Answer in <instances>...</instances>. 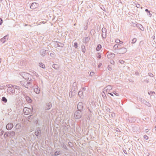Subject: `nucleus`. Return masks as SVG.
<instances>
[{
	"label": "nucleus",
	"instance_id": "nucleus-6",
	"mask_svg": "<svg viewBox=\"0 0 156 156\" xmlns=\"http://www.w3.org/2000/svg\"><path fill=\"white\" fill-rule=\"evenodd\" d=\"M77 108L78 110L82 111L84 108L83 104L82 102H79L77 105Z\"/></svg>",
	"mask_w": 156,
	"mask_h": 156
},
{
	"label": "nucleus",
	"instance_id": "nucleus-17",
	"mask_svg": "<svg viewBox=\"0 0 156 156\" xmlns=\"http://www.w3.org/2000/svg\"><path fill=\"white\" fill-rule=\"evenodd\" d=\"M136 27L140 29V30L142 31L144 30V28L143 26L141 24L139 23H137L136 24Z\"/></svg>",
	"mask_w": 156,
	"mask_h": 156
},
{
	"label": "nucleus",
	"instance_id": "nucleus-63",
	"mask_svg": "<svg viewBox=\"0 0 156 156\" xmlns=\"http://www.w3.org/2000/svg\"><path fill=\"white\" fill-rule=\"evenodd\" d=\"M106 110L107 111V112H110V109L108 108H107L106 109Z\"/></svg>",
	"mask_w": 156,
	"mask_h": 156
},
{
	"label": "nucleus",
	"instance_id": "nucleus-58",
	"mask_svg": "<svg viewBox=\"0 0 156 156\" xmlns=\"http://www.w3.org/2000/svg\"><path fill=\"white\" fill-rule=\"evenodd\" d=\"M97 57L98 58H101V55H98L97 56Z\"/></svg>",
	"mask_w": 156,
	"mask_h": 156
},
{
	"label": "nucleus",
	"instance_id": "nucleus-23",
	"mask_svg": "<svg viewBox=\"0 0 156 156\" xmlns=\"http://www.w3.org/2000/svg\"><path fill=\"white\" fill-rule=\"evenodd\" d=\"M46 105L48 108H45V110H49L51 107V104H50V103H46Z\"/></svg>",
	"mask_w": 156,
	"mask_h": 156
},
{
	"label": "nucleus",
	"instance_id": "nucleus-48",
	"mask_svg": "<svg viewBox=\"0 0 156 156\" xmlns=\"http://www.w3.org/2000/svg\"><path fill=\"white\" fill-rule=\"evenodd\" d=\"M111 116L112 117V118H114L115 116V114L114 113H112L111 114Z\"/></svg>",
	"mask_w": 156,
	"mask_h": 156
},
{
	"label": "nucleus",
	"instance_id": "nucleus-60",
	"mask_svg": "<svg viewBox=\"0 0 156 156\" xmlns=\"http://www.w3.org/2000/svg\"><path fill=\"white\" fill-rule=\"evenodd\" d=\"M19 90H16V91H15L14 94H17L19 92Z\"/></svg>",
	"mask_w": 156,
	"mask_h": 156
},
{
	"label": "nucleus",
	"instance_id": "nucleus-40",
	"mask_svg": "<svg viewBox=\"0 0 156 156\" xmlns=\"http://www.w3.org/2000/svg\"><path fill=\"white\" fill-rule=\"evenodd\" d=\"M95 30L94 29H92L90 31V34L91 35H92L93 34V35H94L95 34Z\"/></svg>",
	"mask_w": 156,
	"mask_h": 156
},
{
	"label": "nucleus",
	"instance_id": "nucleus-1",
	"mask_svg": "<svg viewBox=\"0 0 156 156\" xmlns=\"http://www.w3.org/2000/svg\"><path fill=\"white\" fill-rule=\"evenodd\" d=\"M82 111L77 110L74 113V117L76 119H79L82 117Z\"/></svg>",
	"mask_w": 156,
	"mask_h": 156
},
{
	"label": "nucleus",
	"instance_id": "nucleus-4",
	"mask_svg": "<svg viewBox=\"0 0 156 156\" xmlns=\"http://www.w3.org/2000/svg\"><path fill=\"white\" fill-rule=\"evenodd\" d=\"M19 74L25 80H29V77L30 76L29 74L25 72H20L19 73Z\"/></svg>",
	"mask_w": 156,
	"mask_h": 156
},
{
	"label": "nucleus",
	"instance_id": "nucleus-5",
	"mask_svg": "<svg viewBox=\"0 0 156 156\" xmlns=\"http://www.w3.org/2000/svg\"><path fill=\"white\" fill-rule=\"evenodd\" d=\"M23 110L25 115L29 114L32 111V110L30 108L26 107L24 108Z\"/></svg>",
	"mask_w": 156,
	"mask_h": 156
},
{
	"label": "nucleus",
	"instance_id": "nucleus-3",
	"mask_svg": "<svg viewBox=\"0 0 156 156\" xmlns=\"http://www.w3.org/2000/svg\"><path fill=\"white\" fill-rule=\"evenodd\" d=\"M127 49L125 48H120L115 50L114 52L119 54H123L126 53Z\"/></svg>",
	"mask_w": 156,
	"mask_h": 156
},
{
	"label": "nucleus",
	"instance_id": "nucleus-9",
	"mask_svg": "<svg viewBox=\"0 0 156 156\" xmlns=\"http://www.w3.org/2000/svg\"><path fill=\"white\" fill-rule=\"evenodd\" d=\"M38 6V4L36 2H33L30 5V9H34L36 8Z\"/></svg>",
	"mask_w": 156,
	"mask_h": 156
},
{
	"label": "nucleus",
	"instance_id": "nucleus-8",
	"mask_svg": "<svg viewBox=\"0 0 156 156\" xmlns=\"http://www.w3.org/2000/svg\"><path fill=\"white\" fill-rule=\"evenodd\" d=\"M40 53L41 55L43 57L46 54H48V51H46L43 49L40 50Z\"/></svg>",
	"mask_w": 156,
	"mask_h": 156
},
{
	"label": "nucleus",
	"instance_id": "nucleus-64",
	"mask_svg": "<svg viewBox=\"0 0 156 156\" xmlns=\"http://www.w3.org/2000/svg\"><path fill=\"white\" fill-rule=\"evenodd\" d=\"M145 11L147 13L149 12H150V11L148 9H145Z\"/></svg>",
	"mask_w": 156,
	"mask_h": 156
},
{
	"label": "nucleus",
	"instance_id": "nucleus-33",
	"mask_svg": "<svg viewBox=\"0 0 156 156\" xmlns=\"http://www.w3.org/2000/svg\"><path fill=\"white\" fill-rule=\"evenodd\" d=\"M1 100L5 103H6L7 101V100L5 97H3L2 98Z\"/></svg>",
	"mask_w": 156,
	"mask_h": 156
},
{
	"label": "nucleus",
	"instance_id": "nucleus-39",
	"mask_svg": "<svg viewBox=\"0 0 156 156\" xmlns=\"http://www.w3.org/2000/svg\"><path fill=\"white\" fill-rule=\"evenodd\" d=\"M136 39L135 38H134L132 39V44H134L136 42Z\"/></svg>",
	"mask_w": 156,
	"mask_h": 156
},
{
	"label": "nucleus",
	"instance_id": "nucleus-15",
	"mask_svg": "<svg viewBox=\"0 0 156 156\" xmlns=\"http://www.w3.org/2000/svg\"><path fill=\"white\" fill-rule=\"evenodd\" d=\"M9 38V35L7 34L4 36L3 37L0 39L2 43H4L6 41L8 40Z\"/></svg>",
	"mask_w": 156,
	"mask_h": 156
},
{
	"label": "nucleus",
	"instance_id": "nucleus-21",
	"mask_svg": "<svg viewBox=\"0 0 156 156\" xmlns=\"http://www.w3.org/2000/svg\"><path fill=\"white\" fill-rule=\"evenodd\" d=\"M20 84L23 86L24 87H26V88L27 89H29L28 87H27V86L26 85V81H20Z\"/></svg>",
	"mask_w": 156,
	"mask_h": 156
},
{
	"label": "nucleus",
	"instance_id": "nucleus-34",
	"mask_svg": "<svg viewBox=\"0 0 156 156\" xmlns=\"http://www.w3.org/2000/svg\"><path fill=\"white\" fill-rule=\"evenodd\" d=\"M120 46V45L119 44H116L114 45L113 48L115 50V51L118 49L117 48H119Z\"/></svg>",
	"mask_w": 156,
	"mask_h": 156
},
{
	"label": "nucleus",
	"instance_id": "nucleus-55",
	"mask_svg": "<svg viewBox=\"0 0 156 156\" xmlns=\"http://www.w3.org/2000/svg\"><path fill=\"white\" fill-rule=\"evenodd\" d=\"M147 15L150 17H151L152 16V14L150 13V12H149L148 13Z\"/></svg>",
	"mask_w": 156,
	"mask_h": 156
},
{
	"label": "nucleus",
	"instance_id": "nucleus-18",
	"mask_svg": "<svg viewBox=\"0 0 156 156\" xmlns=\"http://www.w3.org/2000/svg\"><path fill=\"white\" fill-rule=\"evenodd\" d=\"M25 98L28 103H31L32 102V100L28 96H27Z\"/></svg>",
	"mask_w": 156,
	"mask_h": 156
},
{
	"label": "nucleus",
	"instance_id": "nucleus-49",
	"mask_svg": "<svg viewBox=\"0 0 156 156\" xmlns=\"http://www.w3.org/2000/svg\"><path fill=\"white\" fill-rule=\"evenodd\" d=\"M115 42L117 43H119L120 42V41L118 39H117L115 40Z\"/></svg>",
	"mask_w": 156,
	"mask_h": 156
},
{
	"label": "nucleus",
	"instance_id": "nucleus-29",
	"mask_svg": "<svg viewBox=\"0 0 156 156\" xmlns=\"http://www.w3.org/2000/svg\"><path fill=\"white\" fill-rule=\"evenodd\" d=\"M101 45L100 44H98L96 48V50L97 51H99L101 49Z\"/></svg>",
	"mask_w": 156,
	"mask_h": 156
},
{
	"label": "nucleus",
	"instance_id": "nucleus-61",
	"mask_svg": "<svg viewBox=\"0 0 156 156\" xmlns=\"http://www.w3.org/2000/svg\"><path fill=\"white\" fill-rule=\"evenodd\" d=\"M85 90L86 88L85 87H83L80 89L81 90H82V91H85Z\"/></svg>",
	"mask_w": 156,
	"mask_h": 156
},
{
	"label": "nucleus",
	"instance_id": "nucleus-41",
	"mask_svg": "<svg viewBox=\"0 0 156 156\" xmlns=\"http://www.w3.org/2000/svg\"><path fill=\"white\" fill-rule=\"evenodd\" d=\"M155 93L154 91H150L148 92V94L150 95H152L153 94H154Z\"/></svg>",
	"mask_w": 156,
	"mask_h": 156
},
{
	"label": "nucleus",
	"instance_id": "nucleus-28",
	"mask_svg": "<svg viewBox=\"0 0 156 156\" xmlns=\"http://www.w3.org/2000/svg\"><path fill=\"white\" fill-rule=\"evenodd\" d=\"M73 90H76L77 88V83L75 82H74L73 84Z\"/></svg>",
	"mask_w": 156,
	"mask_h": 156
},
{
	"label": "nucleus",
	"instance_id": "nucleus-44",
	"mask_svg": "<svg viewBox=\"0 0 156 156\" xmlns=\"http://www.w3.org/2000/svg\"><path fill=\"white\" fill-rule=\"evenodd\" d=\"M14 85H13L11 84H8V85L7 86L9 88H11L13 87Z\"/></svg>",
	"mask_w": 156,
	"mask_h": 156
},
{
	"label": "nucleus",
	"instance_id": "nucleus-14",
	"mask_svg": "<svg viewBox=\"0 0 156 156\" xmlns=\"http://www.w3.org/2000/svg\"><path fill=\"white\" fill-rule=\"evenodd\" d=\"M64 44L58 41H56L55 43V46L58 47H61L63 48Z\"/></svg>",
	"mask_w": 156,
	"mask_h": 156
},
{
	"label": "nucleus",
	"instance_id": "nucleus-7",
	"mask_svg": "<svg viewBox=\"0 0 156 156\" xmlns=\"http://www.w3.org/2000/svg\"><path fill=\"white\" fill-rule=\"evenodd\" d=\"M73 90V88H72L71 91H70L69 93V96L70 98H72L73 96H75L76 94V90H73V91H72Z\"/></svg>",
	"mask_w": 156,
	"mask_h": 156
},
{
	"label": "nucleus",
	"instance_id": "nucleus-12",
	"mask_svg": "<svg viewBox=\"0 0 156 156\" xmlns=\"http://www.w3.org/2000/svg\"><path fill=\"white\" fill-rule=\"evenodd\" d=\"M7 92L10 94H14L15 90L13 87L8 88L7 90Z\"/></svg>",
	"mask_w": 156,
	"mask_h": 156
},
{
	"label": "nucleus",
	"instance_id": "nucleus-26",
	"mask_svg": "<svg viewBox=\"0 0 156 156\" xmlns=\"http://www.w3.org/2000/svg\"><path fill=\"white\" fill-rule=\"evenodd\" d=\"M34 118L33 115H30L28 117V120L29 122H30L31 120Z\"/></svg>",
	"mask_w": 156,
	"mask_h": 156
},
{
	"label": "nucleus",
	"instance_id": "nucleus-43",
	"mask_svg": "<svg viewBox=\"0 0 156 156\" xmlns=\"http://www.w3.org/2000/svg\"><path fill=\"white\" fill-rule=\"evenodd\" d=\"M22 94L25 98L27 96H28L27 94L25 92H23L22 93Z\"/></svg>",
	"mask_w": 156,
	"mask_h": 156
},
{
	"label": "nucleus",
	"instance_id": "nucleus-56",
	"mask_svg": "<svg viewBox=\"0 0 156 156\" xmlns=\"http://www.w3.org/2000/svg\"><path fill=\"white\" fill-rule=\"evenodd\" d=\"M50 55L51 57H53L54 55V53H51L50 54Z\"/></svg>",
	"mask_w": 156,
	"mask_h": 156
},
{
	"label": "nucleus",
	"instance_id": "nucleus-25",
	"mask_svg": "<svg viewBox=\"0 0 156 156\" xmlns=\"http://www.w3.org/2000/svg\"><path fill=\"white\" fill-rule=\"evenodd\" d=\"M27 87H30V88L32 87H33V85L32 84V83L28 81L27 82L26 84Z\"/></svg>",
	"mask_w": 156,
	"mask_h": 156
},
{
	"label": "nucleus",
	"instance_id": "nucleus-42",
	"mask_svg": "<svg viewBox=\"0 0 156 156\" xmlns=\"http://www.w3.org/2000/svg\"><path fill=\"white\" fill-rule=\"evenodd\" d=\"M102 95L104 98H106V94L104 91L102 93Z\"/></svg>",
	"mask_w": 156,
	"mask_h": 156
},
{
	"label": "nucleus",
	"instance_id": "nucleus-31",
	"mask_svg": "<svg viewBox=\"0 0 156 156\" xmlns=\"http://www.w3.org/2000/svg\"><path fill=\"white\" fill-rule=\"evenodd\" d=\"M82 51L83 53H85L86 50L85 46L84 45H82L81 47Z\"/></svg>",
	"mask_w": 156,
	"mask_h": 156
},
{
	"label": "nucleus",
	"instance_id": "nucleus-30",
	"mask_svg": "<svg viewBox=\"0 0 156 156\" xmlns=\"http://www.w3.org/2000/svg\"><path fill=\"white\" fill-rule=\"evenodd\" d=\"M78 94L80 98H81V96H83V93L82 90H80V91H79Z\"/></svg>",
	"mask_w": 156,
	"mask_h": 156
},
{
	"label": "nucleus",
	"instance_id": "nucleus-54",
	"mask_svg": "<svg viewBox=\"0 0 156 156\" xmlns=\"http://www.w3.org/2000/svg\"><path fill=\"white\" fill-rule=\"evenodd\" d=\"M144 137L146 140H148V137L147 135H144Z\"/></svg>",
	"mask_w": 156,
	"mask_h": 156
},
{
	"label": "nucleus",
	"instance_id": "nucleus-19",
	"mask_svg": "<svg viewBox=\"0 0 156 156\" xmlns=\"http://www.w3.org/2000/svg\"><path fill=\"white\" fill-rule=\"evenodd\" d=\"M90 39V37H87L84 38H83V42L84 43L86 44L89 42Z\"/></svg>",
	"mask_w": 156,
	"mask_h": 156
},
{
	"label": "nucleus",
	"instance_id": "nucleus-20",
	"mask_svg": "<svg viewBox=\"0 0 156 156\" xmlns=\"http://www.w3.org/2000/svg\"><path fill=\"white\" fill-rule=\"evenodd\" d=\"M9 132H10V131H7L5 133L4 135V137L5 138L10 136Z\"/></svg>",
	"mask_w": 156,
	"mask_h": 156
},
{
	"label": "nucleus",
	"instance_id": "nucleus-27",
	"mask_svg": "<svg viewBox=\"0 0 156 156\" xmlns=\"http://www.w3.org/2000/svg\"><path fill=\"white\" fill-rule=\"evenodd\" d=\"M52 67L55 69L57 70L59 68L58 65L57 64H54L52 66Z\"/></svg>",
	"mask_w": 156,
	"mask_h": 156
},
{
	"label": "nucleus",
	"instance_id": "nucleus-16",
	"mask_svg": "<svg viewBox=\"0 0 156 156\" xmlns=\"http://www.w3.org/2000/svg\"><path fill=\"white\" fill-rule=\"evenodd\" d=\"M141 102H142L143 103L145 104L146 105L148 106V107H151V105L147 101H146L144 99L142 101V100H141Z\"/></svg>",
	"mask_w": 156,
	"mask_h": 156
},
{
	"label": "nucleus",
	"instance_id": "nucleus-51",
	"mask_svg": "<svg viewBox=\"0 0 156 156\" xmlns=\"http://www.w3.org/2000/svg\"><path fill=\"white\" fill-rule=\"evenodd\" d=\"M110 62L112 64H114L115 63L114 61L112 60H110Z\"/></svg>",
	"mask_w": 156,
	"mask_h": 156
},
{
	"label": "nucleus",
	"instance_id": "nucleus-62",
	"mask_svg": "<svg viewBox=\"0 0 156 156\" xmlns=\"http://www.w3.org/2000/svg\"><path fill=\"white\" fill-rule=\"evenodd\" d=\"M136 6L137 8H139L140 6V5L139 4H137L136 5Z\"/></svg>",
	"mask_w": 156,
	"mask_h": 156
},
{
	"label": "nucleus",
	"instance_id": "nucleus-37",
	"mask_svg": "<svg viewBox=\"0 0 156 156\" xmlns=\"http://www.w3.org/2000/svg\"><path fill=\"white\" fill-rule=\"evenodd\" d=\"M60 151H56L55 153H54V155L55 156H57V155H58L59 154H60Z\"/></svg>",
	"mask_w": 156,
	"mask_h": 156
},
{
	"label": "nucleus",
	"instance_id": "nucleus-10",
	"mask_svg": "<svg viewBox=\"0 0 156 156\" xmlns=\"http://www.w3.org/2000/svg\"><path fill=\"white\" fill-rule=\"evenodd\" d=\"M34 91L37 94H39L40 93V88L37 85H34Z\"/></svg>",
	"mask_w": 156,
	"mask_h": 156
},
{
	"label": "nucleus",
	"instance_id": "nucleus-22",
	"mask_svg": "<svg viewBox=\"0 0 156 156\" xmlns=\"http://www.w3.org/2000/svg\"><path fill=\"white\" fill-rule=\"evenodd\" d=\"M112 87L110 85H108L105 88V89L107 91H108L112 89Z\"/></svg>",
	"mask_w": 156,
	"mask_h": 156
},
{
	"label": "nucleus",
	"instance_id": "nucleus-24",
	"mask_svg": "<svg viewBox=\"0 0 156 156\" xmlns=\"http://www.w3.org/2000/svg\"><path fill=\"white\" fill-rule=\"evenodd\" d=\"M39 66L40 67H41L43 69H45V67L44 64L41 62H40L39 63Z\"/></svg>",
	"mask_w": 156,
	"mask_h": 156
},
{
	"label": "nucleus",
	"instance_id": "nucleus-38",
	"mask_svg": "<svg viewBox=\"0 0 156 156\" xmlns=\"http://www.w3.org/2000/svg\"><path fill=\"white\" fill-rule=\"evenodd\" d=\"M110 55H111V57H112V58H114L115 56V55L112 53L110 52Z\"/></svg>",
	"mask_w": 156,
	"mask_h": 156
},
{
	"label": "nucleus",
	"instance_id": "nucleus-45",
	"mask_svg": "<svg viewBox=\"0 0 156 156\" xmlns=\"http://www.w3.org/2000/svg\"><path fill=\"white\" fill-rule=\"evenodd\" d=\"M32 73H33V74L35 76H38V74L37 73H36V72H35V71H33V72H32Z\"/></svg>",
	"mask_w": 156,
	"mask_h": 156
},
{
	"label": "nucleus",
	"instance_id": "nucleus-46",
	"mask_svg": "<svg viewBox=\"0 0 156 156\" xmlns=\"http://www.w3.org/2000/svg\"><path fill=\"white\" fill-rule=\"evenodd\" d=\"M74 47L76 48H77L78 44L77 42H75L74 43Z\"/></svg>",
	"mask_w": 156,
	"mask_h": 156
},
{
	"label": "nucleus",
	"instance_id": "nucleus-53",
	"mask_svg": "<svg viewBox=\"0 0 156 156\" xmlns=\"http://www.w3.org/2000/svg\"><path fill=\"white\" fill-rule=\"evenodd\" d=\"M94 73L93 72H91L90 73V76H92L94 74Z\"/></svg>",
	"mask_w": 156,
	"mask_h": 156
},
{
	"label": "nucleus",
	"instance_id": "nucleus-59",
	"mask_svg": "<svg viewBox=\"0 0 156 156\" xmlns=\"http://www.w3.org/2000/svg\"><path fill=\"white\" fill-rule=\"evenodd\" d=\"M3 20L2 18H0V25H1L2 23Z\"/></svg>",
	"mask_w": 156,
	"mask_h": 156
},
{
	"label": "nucleus",
	"instance_id": "nucleus-47",
	"mask_svg": "<svg viewBox=\"0 0 156 156\" xmlns=\"http://www.w3.org/2000/svg\"><path fill=\"white\" fill-rule=\"evenodd\" d=\"M4 133V131L2 129H0V135L2 136Z\"/></svg>",
	"mask_w": 156,
	"mask_h": 156
},
{
	"label": "nucleus",
	"instance_id": "nucleus-50",
	"mask_svg": "<svg viewBox=\"0 0 156 156\" xmlns=\"http://www.w3.org/2000/svg\"><path fill=\"white\" fill-rule=\"evenodd\" d=\"M35 123L36 124H37L38 125H39V121H38V119H37V120H36L35 122Z\"/></svg>",
	"mask_w": 156,
	"mask_h": 156
},
{
	"label": "nucleus",
	"instance_id": "nucleus-35",
	"mask_svg": "<svg viewBox=\"0 0 156 156\" xmlns=\"http://www.w3.org/2000/svg\"><path fill=\"white\" fill-rule=\"evenodd\" d=\"M10 135L12 136V137H13L15 135V133L14 131H10Z\"/></svg>",
	"mask_w": 156,
	"mask_h": 156
},
{
	"label": "nucleus",
	"instance_id": "nucleus-57",
	"mask_svg": "<svg viewBox=\"0 0 156 156\" xmlns=\"http://www.w3.org/2000/svg\"><path fill=\"white\" fill-rule=\"evenodd\" d=\"M148 75L150 77H153V75L151 73H149Z\"/></svg>",
	"mask_w": 156,
	"mask_h": 156
},
{
	"label": "nucleus",
	"instance_id": "nucleus-11",
	"mask_svg": "<svg viewBox=\"0 0 156 156\" xmlns=\"http://www.w3.org/2000/svg\"><path fill=\"white\" fill-rule=\"evenodd\" d=\"M106 30L105 28H102V37L103 39H105L106 37Z\"/></svg>",
	"mask_w": 156,
	"mask_h": 156
},
{
	"label": "nucleus",
	"instance_id": "nucleus-32",
	"mask_svg": "<svg viewBox=\"0 0 156 156\" xmlns=\"http://www.w3.org/2000/svg\"><path fill=\"white\" fill-rule=\"evenodd\" d=\"M13 88L14 89V90L16 89L17 90H19L20 91V87L19 86L14 85L13 86Z\"/></svg>",
	"mask_w": 156,
	"mask_h": 156
},
{
	"label": "nucleus",
	"instance_id": "nucleus-36",
	"mask_svg": "<svg viewBox=\"0 0 156 156\" xmlns=\"http://www.w3.org/2000/svg\"><path fill=\"white\" fill-rule=\"evenodd\" d=\"M62 147L65 149V150H67L68 148L65 144H63L62 145Z\"/></svg>",
	"mask_w": 156,
	"mask_h": 156
},
{
	"label": "nucleus",
	"instance_id": "nucleus-13",
	"mask_svg": "<svg viewBox=\"0 0 156 156\" xmlns=\"http://www.w3.org/2000/svg\"><path fill=\"white\" fill-rule=\"evenodd\" d=\"M13 127V124L12 123H8L6 126V129L8 130H11Z\"/></svg>",
	"mask_w": 156,
	"mask_h": 156
},
{
	"label": "nucleus",
	"instance_id": "nucleus-52",
	"mask_svg": "<svg viewBox=\"0 0 156 156\" xmlns=\"http://www.w3.org/2000/svg\"><path fill=\"white\" fill-rule=\"evenodd\" d=\"M113 93L116 96H119V94L118 93H116V92H114Z\"/></svg>",
	"mask_w": 156,
	"mask_h": 156
},
{
	"label": "nucleus",
	"instance_id": "nucleus-2",
	"mask_svg": "<svg viewBox=\"0 0 156 156\" xmlns=\"http://www.w3.org/2000/svg\"><path fill=\"white\" fill-rule=\"evenodd\" d=\"M41 128L37 127L35 131V134L37 138H40L41 136Z\"/></svg>",
	"mask_w": 156,
	"mask_h": 156
}]
</instances>
